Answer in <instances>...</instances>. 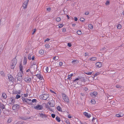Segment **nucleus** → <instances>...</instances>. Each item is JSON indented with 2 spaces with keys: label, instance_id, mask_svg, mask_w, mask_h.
Masks as SVG:
<instances>
[{
  "label": "nucleus",
  "instance_id": "obj_62",
  "mask_svg": "<svg viewBox=\"0 0 124 124\" xmlns=\"http://www.w3.org/2000/svg\"><path fill=\"white\" fill-rule=\"evenodd\" d=\"M50 90V92L51 93H53L54 94H55V92H54V91H53L52 90Z\"/></svg>",
  "mask_w": 124,
  "mask_h": 124
},
{
  "label": "nucleus",
  "instance_id": "obj_8",
  "mask_svg": "<svg viewBox=\"0 0 124 124\" xmlns=\"http://www.w3.org/2000/svg\"><path fill=\"white\" fill-rule=\"evenodd\" d=\"M8 79L11 81H13L14 80V78L10 74H9L8 75Z\"/></svg>",
  "mask_w": 124,
  "mask_h": 124
},
{
  "label": "nucleus",
  "instance_id": "obj_49",
  "mask_svg": "<svg viewBox=\"0 0 124 124\" xmlns=\"http://www.w3.org/2000/svg\"><path fill=\"white\" fill-rule=\"evenodd\" d=\"M51 115L53 118H54L55 116V115L54 114H52Z\"/></svg>",
  "mask_w": 124,
  "mask_h": 124
},
{
  "label": "nucleus",
  "instance_id": "obj_2",
  "mask_svg": "<svg viewBox=\"0 0 124 124\" xmlns=\"http://www.w3.org/2000/svg\"><path fill=\"white\" fill-rule=\"evenodd\" d=\"M49 97V94H47L41 95L39 96L41 99L46 100Z\"/></svg>",
  "mask_w": 124,
  "mask_h": 124
},
{
  "label": "nucleus",
  "instance_id": "obj_54",
  "mask_svg": "<svg viewBox=\"0 0 124 124\" xmlns=\"http://www.w3.org/2000/svg\"><path fill=\"white\" fill-rule=\"evenodd\" d=\"M79 78H77L76 79H75L73 81V82H76V81H78L79 80Z\"/></svg>",
  "mask_w": 124,
  "mask_h": 124
},
{
  "label": "nucleus",
  "instance_id": "obj_59",
  "mask_svg": "<svg viewBox=\"0 0 124 124\" xmlns=\"http://www.w3.org/2000/svg\"><path fill=\"white\" fill-rule=\"evenodd\" d=\"M89 12H88V11H86V12H85V15H88L89 14Z\"/></svg>",
  "mask_w": 124,
  "mask_h": 124
},
{
  "label": "nucleus",
  "instance_id": "obj_63",
  "mask_svg": "<svg viewBox=\"0 0 124 124\" xmlns=\"http://www.w3.org/2000/svg\"><path fill=\"white\" fill-rule=\"evenodd\" d=\"M26 74L27 76H29L30 75L29 73H28V72H26Z\"/></svg>",
  "mask_w": 124,
  "mask_h": 124
},
{
  "label": "nucleus",
  "instance_id": "obj_32",
  "mask_svg": "<svg viewBox=\"0 0 124 124\" xmlns=\"http://www.w3.org/2000/svg\"><path fill=\"white\" fill-rule=\"evenodd\" d=\"M12 121V119L11 118H9L8 119L7 122L8 123H10Z\"/></svg>",
  "mask_w": 124,
  "mask_h": 124
},
{
  "label": "nucleus",
  "instance_id": "obj_29",
  "mask_svg": "<svg viewBox=\"0 0 124 124\" xmlns=\"http://www.w3.org/2000/svg\"><path fill=\"white\" fill-rule=\"evenodd\" d=\"M1 75L3 76H5V73L3 71H1L0 73Z\"/></svg>",
  "mask_w": 124,
  "mask_h": 124
},
{
  "label": "nucleus",
  "instance_id": "obj_61",
  "mask_svg": "<svg viewBox=\"0 0 124 124\" xmlns=\"http://www.w3.org/2000/svg\"><path fill=\"white\" fill-rule=\"evenodd\" d=\"M100 74V73L99 72H97L96 73H95V76H97V75H99V74Z\"/></svg>",
  "mask_w": 124,
  "mask_h": 124
},
{
  "label": "nucleus",
  "instance_id": "obj_20",
  "mask_svg": "<svg viewBox=\"0 0 124 124\" xmlns=\"http://www.w3.org/2000/svg\"><path fill=\"white\" fill-rule=\"evenodd\" d=\"M18 79L20 78V77L21 78L22 76V74L20 72L18 73Z\"/></svg>",
  "mask_w": 124,
  "mask_h": 124
},
{
  "label": "nucleus",
  "instance_id": "obj_51",
  "mask_svg": "<svg viewBox=\"0 0 124 124\" xmlns=\"http://www.w3.org/2000/svg\"><path fill=\"white\" fill-rule=\"evenodd\" d=\"M26 72H31V71H30V69H29L27 70L26 71Z\"/></svg>",
  "mask_w": 124,
  "mask_h": 124
},
{
  "label": "nucleus",
  "instance_id": "obj_14",
  "mask_svg": "<svg viewBox=\"0 0 124 124\" xmlns=\"http://www.w3.org/2000/svg\"><path fill=\"white\" fill-rule=\"evenodd\" d=\"M97 93L96 92H93V93H92L91 94V95L92 96H95L96 95H97Z\"/></svg>",
  "mask_w": 124,
  "mask_h": 124
},
{
  "label": "nucleus",
  "instance_id": "obj_9",
  "mask_svg": "<svg viewBox=\"0 0 124 124\" xmlns=\"http://www.w3.org/2000/svg\"><path fill=\"white\" fill-rule=\"evenodd\" d=\"M83 114L85 115V116L88 118H90L91 116L89 114H88V113L86 112H84Z\"/></svg>",
  "mask_w": 124,
  "mask_h": 124
},
{
  "label": "nucleus",
  "instance_id": "obj_12",
  "mask_svg": "<svg viewBox=\"0 0 124 124\" xmlns=\"http://www.w3.org/2000/svg\"><path fill=\"white\" fill-rule=\"evenodd\" d=\"M23 67L22 66V64L21 63H20V66H19V69H20V70L21 72V73H23Z\"/></svg>",
  "mask_w": 124,
  "mask_h": 124
},
{
  "label": "nucleus",
  "instance_id": "obj_52",
  "mask_svg": "<svg viewBox=\"0 0 124 124\" xmlns=\"http://www.w3.org/2000/svg\"><path fill=\"white\" fill-rule=\"evenodd\" d=\"M35 57L34 56V55H33L32 56V57L31 58V59H32V61L34 60L35 59Z\"/></svg>",
  "mask_w": 124,
  "mask_h": 124
},
{
  "label": "nucleus",
  "instance_id": "obj_24",
  "mask_svg": "<svg viewBox=\"0 0 124 124\" xmlns=\"http://www.w3.org/2000/svg\"><path fill=\"white\" fill-rule=\"evenodd\" d=\"M88 27L90 29H92L93 28V26L92 24H89L88 25Z\"/></svg>",
  "mask_w": 124,
  "mask_h": 124
},
{
  "label": "nucleus",
  "instance_id": "obj_47",
  "mask_svg": "<svg viewBox=\"0 0 124 124\" xmlns=\"http://www.w3.org/2000/svg\"><path fill=\"white\" fill-rule=\"evenodd\" d=\"M68 79H69V80H70L71 79V78L70 77V76L68 75Z\"/></svg>",
  "mask_w": 124,
  "mask_h": 124
},
{
  "label": "nucleus",
  "instance_id": "obj_17",
  "mask_svg": "<svg viewBox=\"0 0 124 124\" xmlns=\"http://www.w3.org/2000/svg\"><path fill=\"white\" fill-rule=\"evenodd\" d=\"M2 96L4 99H6L7 97L6 94L5 93H2Z\"/></svg>",
  "mask_w": 124,
  "mask_h": 124
},
{
  "label": "nucleus",
  "instance_id": "obj_25",
  "mask_svg": "<svg viewBox=\"0 0 124 124\" xmlns=\"http://www.w3.org/2000/svg\"><path fill=\"white\" fill-rule=\"evenodd\" d=\"M117 29H120L122 28L121 25L120 24H118L117 25Z\"/></svg>",
  "mask_w": 124,
  "mask_h": 124
},
{
  "label": "nucleus",
  "instance_id": "obj_39",
  "mask_svg": "<svg viewBox=\"0 0 124 124\" xmlns=\"http://www.w3.org/2000/svg\"><path fill=\"white\" fill-rule=\"evenodd\" d=\"M116 117H122L123 115L121 116V115L119 114H117L116 115Z\"/></svg>",
  "mask_w": 124,
  "mask_h": 124
},
{
  "label": "nucleus",
  "instance_id": "obj_30",
  "mask_svg": "<svg viewBox=\"0 0 124 124\" xmlns=\"http://www.w3.org/2000/svg\"><path fill=\"white\" fill-rule=\"evenodd\" d=\"M19 119L23 120H26L28 119V118H27L23 117H22L19 118Z\"/></svg>",
  "mask_w": 124,
  "mask_h": 124
},
{
  "label": "nucleus",
  "instance_id": "obj_18",
  "mask_svg": "<svg viewBox=\"0 0 124 124\" xmlns=\"http://www.w3.org/2000/svg\"><path fill=\"white\" fill-rule=\"evenodd\" d=\"M56 119L58 122H60L61 121L60 118L59 117L57 116L56 117Z\"/></svg>",
  "mask_w": 124,
  "mask_h": 124
},
{
  "label": "nucleus",
  "instance_id": "obj_13",
  "mask_svg": "<svg viewBox=\"0 0 124 124\" xmlns=\"http://www.w3.org/2000/svg\"><path fill=\"white\" fill-rule=\"evenodd\" d=\"M96 65L97 67H98L99 68L101 67L102 66V64L100 62H97L96 63Z\"/></svg>",
  "mask_w": 124,
  "mask_h": 124
},
{
  "label": "nucleus",
  "instance_id": "obj_45",
  "mask_svg": "<svg viewBox=\"0 0 124 124\" xmlns=\"http://www.w3.org/2000/svg\"><path fill=\"white\" fill-rule=\"evenodd\" d=\"M85 20V19L83 18H80V20L82 22H84Z\"/></svg>",
  "mask_w": 124,
  "mask_h": 124
},
{
  "label": "nucleus",
  "instance_id": "obj_36",
  "mask_svg": "<svg viewBox=\"0 0 124 124\" xmlns=\"http://www.w3.org/2000/svg\"><path fill=\"white\" fill-rule=\"evenodd\" d=\"M77 34L79 35H80L81 34V32L80 30H78L77 31Z\"/></svg>",
  "mask_w": 124,
  "mask_h": 124
},
{
  "label": "nucleus",
  "instance_id": "obj_40",
  "mask_svg": "<svg viewBox=\"0 0 124 124\" xmlns=\"http://www.w3.org/2000/svg\"><path fill=\"white\" fill-rule=\"evenodd\" d=\"M0 107H1V109H3L5 107L4 105H2L0 103Z\"/></svg>",
  "mask_w": 124,
  "mask_h": 124
},
{
  "label": "nucleus",
  "instance_id": "obj_58",
  "mask_svg": "<svg viewBox=\"0 0 124 124\" xmlns=\"http://www.w3.org/2000/svg\"><path fill=\"white\" fill-rule=\"evenodd\" d=\"M62 64H63V63L62 62H60L59 65L60 66H62Z\"/></svg>",
  "mask_w": 124,
  "mask_h": 124
},
{
  "label": "nucleus",
  "instance_id": "obj_48",
  "mask_svg": "<svg viewBox=\"0 0 124 124\" xmlns=\"http://www.w3.org/2000/svg\"><path fill=\"white\" fill-rule=\"evenodd\" d=\"M66 29L65 28H63L62 29V32H64L66 31Z\"/></svg>",
  "mask_w": 124,
  "mask_h": 124
},
{
  "label": "nucleus",
  "instance_id": "obj_53",
  "mask_svg": "<svg viewBox=\"0 0 124 124\" xmlns=\"http://www.w3.org/2000/svg\"><path fill=\"white\" fill-rule=\"evenodd\" d=\"M68 46L70 47L72 45L70 43H68Z\"/></svg>",
  "mask_w": 124,
  "mask_h": 124
},
{
  "label": "nucleus",
  "instance_id": "obj_60",
  "mask_svg": "<svg viewBox=\"0 0 124 124\" xmlns=\"http://www.w3.org/2000/svg\"><path fill=\"white\" fill-rule=\"evenodd\" d=\"M28 94L27 93L24 94V96L25 97H26L28 96Z\"/></svg>",
  "mask_w": 124,
  "mask_h": 124
},
{
  "label": "nucleus",
  "instance_id": "obj_11",
  "mask_svg": "<svg viewBox=\"0 0 124 124\" xmlns=\"http://www.w3.org/2000/svg\"><path fill=\"white\" fill-rule=\"evenodd\" d=\"M40 116L42 118H46L47 117V115H46L45 114H44L43 113H40L39 114Z\"/></svg>",
  "mask_w": 124,
  "mask_h": 124
},
{
  "label": "nucleus",
  "instance_id": "obj_19",
  "mask_svg": "<svg viewBox=\"0 0 124 124\" xmlns=\"http://www.w3.org/2000/svg\"><path fill=\"white\" fill-rule=\"evenodd\" d=\"M106 51V48L105 47L103 48H102L101 50V52H102L103 53H105Z\"/></svg>",
  "mask_w": 124,
  "mask_h": 124
},
{
  "label": "nucleus",
  "instance_id": "obj_27",
  "mask_svg": "<svg viewBox=\"0 0 124 124\" xmlns=\"http://www.w3.org/2000/svg\"><path fill=\"white\" fill-rule=\"evenodd\" d=\"M58 59V57L57 56H55L53 58V59L55 60V61L57 60Z\"/></svg>",
  "mask_w": 124,
  "mask_h": 124
},
{
  "label": "nucleus",
  "instance_id": "obj_34",
  "mask_svg": "<svg viewBox=\"0 0 124 124\" xmlns=\"http://www.w3.org/2000/svg\"><path fill=\"white\" fill-rule=\"evenodd\" d=\"M21 97L20 95L17 94L16 96V99H18L20 98Z\"/></svg>",
  "mask_w": 124,
  "mask_h": 124
},
{
  "label": "nucleus",
  "instance_id": "obj_28",
  "mask_svg": "<svg viewBox=\"0 0 124 124\" xmlns=\"http://www.w3.org/2000/svg\"><path fill=\"white\" fill-rule=\"evenodd\" d=\"M78 61L77 60H73L72 62V63L74 64H75L76 63H77Z\"/></svg>",
  "mask_w": 124,
  "mask_h": 124
},
{
  "label": "nucleus",
  "instance_id": "obj_33",
  "mask_svg": "<svg viewBox=\"0 0 124 124\" xmlns=\"http://www.w3.org/2000/svg\"><path fill=\"white\" fill-rule=\"evenodd\" d=\"M90 59L91 60V61H95V60H96V58L95 57H92L91 59Z\"/></svg>",
  "mask_w": 124,
  "mask_h": 124
},
{
  "label": "nucleus",
  "instance_id": "obj_35",
  "mask_svg": "<svg viewBox=\"0 0 124 124\" xmlns=\"http://www.w3.org/2000/svg\"><path fill=\"white\" fill-rule=\"evenodd\" d=\"M17 105H14L13 106L12 108L13 109H15L17 107Z\"/></svg>",
  "mask_w": 124,
  "mask_h": 124
},
{
  "label": "nucleus",
  "instance_id": "obj_41",
  "mask_svg": "<svg viewBox=\"0 0 124 124\" xmlns=\"http://www.w3.org/2000/svg\"><path fill=\"white\" fill-rule=\"evenodd\" d=\"M61 19L60 17H57L56 18V20L57 22H59L61 21Z\"/></svg>",
  "mask_w": 124,
  "mask_h": 124
},
{
  "label": "nucleus",
  "instance_id": "obj_38",
  "mask_svg": "<svg viewBox=\"0 0 124 124\" xmlns=\"http://www.w3.org/2000/svg\"><path fill=\"white\" fill-rule=\"evenodd\" d=\"M45 47L46 48H48L50 47V45L48 44H46L45 45Z\"/></svg>",
  "mask_w": 124,
  "mask_h": 124
},
{
  "label": "nucleus",
  "instance_id": "obj_5",
  "mask_svg": "<svg viewBox=\"0 0 124 124\" xmlns=\"http://www.w3.org/2000/svg\"><path fill=\"white\" fill-rule=\"evenodd\" d=\"M15 102V99L14 97H12L10 98L9 101V104L14 103Z\"/></svg>",
  "mask_w": 124,
  "mask_h": 124
},
{
  "label": "nucleus",
  "instance_id": "obj_6",
  "mask_svg": "<svg viewBox=\"0 0 124 124\" xmlns=\"http://www.w3.org/2000/svg\"><path fill=\"white\" fill-rule=\"evenodd\" d=\"M34 108L37 110H41L42 109V106L40 105H38L35 107Z\"/></svg>",
  "mask_w": 124,
  "mask_h": 124
},
{
  "label": "nucleus",
  "instance_id": "obj_42",
  "mask_svg": "<svg viewBox=\"0 0 124 124\" xmlns=\"http://www.w3.org/2000/svg\"><path fill=\"white\" fill-rule=\"evenodd\" d=\"M105 4L107 5H109V0L105 2Z\"/></svg>",
  "mask_w": 124,
  "mask_h": 124
},
{
  "label": "nucleus",
  "instance_id": "obj_3",
  "mask_svg": "<svg viewBox=\"0 0 124 124\" xmlns=\"http://www.w3.org/2000/svg\"><path fill=\"white\" fill-rule=\"evenodd\" d=\"M62 97L65 101L68 103L69 102V100L68 97L64 93L62 94Z\"/></svg>",
  "mask_w": 124,
  "mask_h": 124
},
{
  "label": "nucleus",
  "instance_id": "obj_55",
  "mask_svg": "<svg viewBox=\"0 0 124 124\" xmlns=\"http://www.w3.org/2000/svg\"><path fill=\"white\" fill-rule=\"evenodd\" d=\"M22 123V122L21 121H19L16 123V124H21Z\"/></svg>",
  "mask_w": 124,
  "mask_h": 124
},
{
  "label": "nucleus",
  "instance_id": "obj_4",
  "mask_svg": "<svg viewBox=\"0 0 124 124\" xmlns=\"http://www.w3.org/2000/svg\"><path fill=\"white\" fill-rule=\"evenodd\" d=\"M29 1V0L25 1L23 4V6L24 9H25L27 8V6Z\"/></svg>",
  "mask_w": 124,
  "mask_h": 124
},
{
  "label": "nucleus",
  "instance_id": "obj_21",
  "mask_svg": "<svg viewBox=\"0 0 124 124\" xmlns=\"http://www.w3.org/2000/svg\"><path fill=\"white\" fill-rule=\"evenodd\" d=\"M32 55V54H29L28 56V59L29 60H31V55Z\"/></svg>",
  "mask_w": 124,
  "mask_h": 124
},
{
  "label": "nucleus",
  "instance_id": "obj_44",
  "mask_svg": "<svg viewBox=\"0 0 124 124\" xmlns=\"http://www.w3.org/2000/svg\"><path fill=\"white\" fill-rule=\"evenodd\" d=\"M37 100L35 99H34L31 101L32 102H36L37 101Z\"/></svg>",
  "mask_w": 124,
  "mask_h": 124
},
{
  "label": "nucleus",
  "instance_id": "obj_31",
  "mask_svg": "<svg viewBox=\"0 0 124 124\" xmlns=\"http://www.w3.org/2000/svg\"><path fill=\"white\" fill-rule=\"evenodd\" d=\"M50 68V67H46V71L47 72H50L51 70H51L50 71H49V70H48V69L49 68Z\"/></svg>",
  "mask_w": 124,
  "mask_h": 124
},
{
  "label": "nucleus",
  "instance_id": "obj_16",
  "mask_svg": "<svg viewBox=\"0 0 124 124\" xmlns=\"http://www.w3.org/2000/svg\"><path fill=\"white\" fill-rule=\"evenodd\" d=\"M27 60L26 58L24 57V58L23 61V65H25L27 63Z\"/></svg>",
  "mask_w": 124,
  "mask_h": 124
},
{
  "label": "nucleus",
  "instance_id": "obj_64",
  "mask_svg": "<svg viewBox=\"0 0 124 124\" xmlns=\"http://www.w3.org/2000/svg\"><path fill=\"white\" fill-rule=\"evenodd\" d=\"M74 20L75 21H77L78 20V19L77 17H74Z\"/></svg>",
  "mask_w": 124,
  "mask_h": 124
},
{
  "label": "nucleus",
  "instance_id": "obj_23",
  "mask_svg": "<svg viewBox=\"0 0 124 124\" xmlns=\"http://www.w3.org/2000/svg\"><path fill=\"white\" fill-rule=\"evenodd\" d=\"M56 108L59 111H62V109L59 106H58Z\"/></svg>",
  "mask_w": 124,
  "mask_h": 124
},
{
  "label": "nucleus",
  "instance_id": "obj_10",
  "mask_svg": "<svg viewBox=\"0 0 124 124\" xmlns=\"http://www.w3.org/2000/svg\"><path fill=\"white\" fill-rule=\"evenodd\" d=\"M25 81L27 82H30L31 81V78L28 76L25 77L24 78Z\"/></svg>",
  "mask_w": 124,
  "mask_h": 124
},
{
  "label": "nucleus",
  "instance_id": "obj_57",
  "mask_svg": "<svg viewBox=\"0 0 124 124\" xmlns=\"http://www.w3.org/2000/svg\"><path fill=\"white\" fill-rule=\"evenodd\" d=\"M116 87L117 88H120L121 87V86L119 85H116Z\"/></svg>",
  "mask_w": 124,
  "mask_h": 124
},
{
  "label": "nucleus",
  "instance_id": "obj_43",
  "mask_svg": "<svg viewBox=\"0 0 124 124\" xmlns=\"http://www.w3.org/2000/svg\"><path fill=\"white\" fill-rule=\"evenodd\" d=\"M63 26L62 24H60L58 25L59 28H61Z\"/></svg>",
  "mask_w": 124,
  "mask_h": 124
},
{
  "label": "nucleus",
  "instance_id": "obj_46",
  "mask_svg": "<svg viewBox=\"0 0 124 124\" xmlns=\"http://www.w3.org/2000/svg\"><path fill=\"white\" fill-rule=\"evenodd\" d=\"M51 9L49 7H48L47 8V10L48 12H50L51 10Z\"/></svg>",
  "mask_w": 124,
  "mask_h": 124
},
{
  "label": "nucleus",
  "instance_id": "obj_1",
  "mask_svg": "<svg viewBox=\"0 0 124 124\" xmlns=\"http://www.w3.org/2000/svg\"><path fill=\"white\" fill-rule=\"evenodd\" d=\"M17 63V60L16 58H13L11 61L10 65V67L11 69H13Z\"/></svg>",
  "mask_w": 124,
  "mask_h": 124
},
{
  "label": "nucleus",
  "instance_id": "obj_22",
  "mask_svg": "<svg viewBox=\"0 0 124 124\" xmlns=\"http://www.w3.org/2000/svg\"><path fill=\"white\" fill-rule=\"evenodd\" d=\"M39 53L41 55H43L44 54V51L43 50H41L39 51Z\"/></svg>",
  "mask_w": 124,
  "mask_h": 124
},
{
  "label": "nucleus",
  "instance_id": "obj_50",
  "mask_svg": "<svg viewBox=\"0 0 124 124\" xmlns=\"http://www.w3.org/2000/svg\"><path fill=\"white\" fill-rule=\"evenodd\" d=\"M86 74L88 75H90L92 73L91 72H89L86 73Z\"/></svg>",
  "mask_w": 124,
  "mask_h": 124
},
{
  "label": "nucleus",
  "instance_id": "obj_7",
  "mask_svg": "<svg viewBox=\"0 0 124 124\" xmlns=\"http://www.w3.org/2000/svg\"><path fill=\"white\" fill-rule=\"evenodd\" d=\"M40 80H41L43 78L42 76L40 74H37L35 75Z\"/></svg>",
  "mask_w": 124,
  "mask_h": 124
},
{
  "label": "nucleus",
  "instance_id": "obj_15",
  "mask_svg": "<svg viewBox=\"0 0 124 124\" xmlns=\"http://www.w3.org/2000/svg\"><path fill=\"white\" fill-rule=\"evenodd\" d=\"M22 100L23 103H27V99L23 98H22Z\"/></svg>",
  "mask_w": 124,
  "mask_h": 124
},
{
  "label": "nucleus",
  "instance_id": "obj_26",
  "mask_svg": "<svg viewBox=\"0 0 124 124\" xmlns=\"http://www.w3.org/2000/svg\"><path fill=\"white\" fill-rule=\"evenodd\" d=\"M91 103L93 104H95L96 103V101L94 99H92L91 101Z\"/></svg>",
  "mask_w": 124,
  "mask_h": 124
},
{
  "label": "nucleus",
  "instance_id": "obj_37",
  "mask_svg": "<svg viewBox=\"0 0 124 124\" xmlns=\"http://www.w3.org/2000/svg\"><path fill=\"white\" fill-rule=\"evenodd\" d=\"M27 103H31V100L30 99H27Z\"/></svg>",
  "mask_w": 124,
  "mask_h": 124
},
{
  "label": "nucleus",
  "instance_id": "obj_56",
  "mask_svg": "<svg viewBox=\"0 0 124 124\" xmlns=\"http://www.w3.org/2000/svg\"><path fill=\"white\" fill-rule=\"evenodd\" d=\"M50 40V39H49L48 38H47L45 40V42H46V41H49Z\"/></svg>",
  "mask_w": 124,
  "mask_h": 124
}]
</instances>
